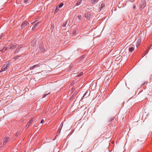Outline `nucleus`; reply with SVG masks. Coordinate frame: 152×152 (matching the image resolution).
Returning a JSON list of instances; mask_svg holds the SVG:
<instances>
[{
  "label": "nucleus",
  "mask_w": 152,
  "mask_h": 152,
  "mask_svg": "<svg viewBox=\"0 0 152 152\" xmlns=\"http://www.w3.org/2000/svg\"><path fill=\"white\" fill-rule=\"evenodd\" d=\"M58 10V8L57 7H56V9H55L54 10V12H56Z\"/></svg>",
  "instance_id": "22"
},
{
  "label": "nucleus",
  "mask_w": 152,
  "mask_h": 152,
  "mask_svg": "<svg viewBox=\"0 0 152 152\" xmlns=\"http://www.w3.org/2000/svg\"><path fill=\"white\" fill-rule=\"evenodd\" d=\"M28 23L26 21H24L21 25V27L22 28H24L28 24Z\"/></svg>",
  "instance_id": "2"
},
{
  "label": "nucleus",
  "mask_w": 152,
  "mask_h": 152,
  "mask_svg": "<svg viewBox=\"0 0 152 152\" xmlns=\"http://www.w3.org/2000/svg\"><path fill=\"white\" fill-rule=\"evenodd\" d=\"M9 48H7L6 47H4L3 49L1 50V51L3 52L4 50H5Z\"/></svg>",
  "instance_id": "14"
},
{
  "label": "nucleus",
  "mask_w": 152,
  "mask_h": 152,
  "mask_svg": "<svg viewBox=\"0 0 152 152\" xmlns=\"http://www.w3.org/2000/svg\"><path fill=\"white\" fill-rule=\"evenodd\" d=\"M9 138L8 137H7L6 139H5L4 140V142H3V144L5 145L6 142L8 141V140H9Z\"/></svg>",
  "instance_id": "9"
},
{
  "label": "nucleus",
  "mask_w": 152,
  "mask_h": 152,
  "mask_svg": "<svg viewBox=\"0 0 152 152\" xmlns=\"http://www.w3.org/2000/svg\"><path fill=\"white\" fill-rule=\"evenodd\" d=\"M74 84V83H72V84H71V85L72 86V85H73Z\"/></svg>",
  "instance_id": "26"
},
{
  "label": "nucleus",
  "mask_w": 152,
  "mask_h": 152,
  "mask_svg": "<svg viewBox=\"0 0 152 152\" xmlns=\"http://www.w3.org/2000/svg\"><path fill=\"white\" fill-rule=\"evenodd\" d=\"M85 17L87 19H89L90 18L91 15L89 13H86L85 14Z\"/></svg>",
  "instance_id": "3"
},
{
  "label": "nucleus",
  "mask_w": 152,
  "mask_h": 152,
  "mask_svg": "<svg viewBox=\"0 0 152 152\" xmlns=\"http://www.w3.org/2000/svg\"><path fill=\"white\" fill-rule=\"evenodd\" d=\"M82 1L81 0L78 1L76 5L77 6L80 5L82 3Z\"/></svg>",
  "instance_id": "12"
},
{
  "label": "nucleus",
  "mask_w": 152,
  "mask_h": 152,
  "mask_svg": "<svg viewBox=\"0 0 152 152\" xmlns=\"http://www.w3.org/2000/svg\"><path fill=\"white\" fill-rule=\"evenodd\" d=\"M18 58V57H16V56H15V57H14V58H15H15Z\"/></svg>",
  "instance_id": "27"
},
{
  "label": "nucleus",
  "mask_w": 152,
  "mask_h": 152,
  "mask_svg": "<svg viewBox=\"0 0 152 152\" xmlns=\"http://www.w3.org/2000/svg\"><path fill=\"white\" fill-rule=\"evenodd\" d=\"M8 64H5L4 66H3L2 69L0 71V72H1L3 71H4L7 70L8 68Z\"/></svg>",
  "instance_id": "1"
},
{
  "label": "nucleus",
  "mask_w": 152,
  "mask_h": 152,
  "mask_svg": "<svg viewBox=\"0 0 152 152\" xmlns=\"http://www.w3.org/2000/svg\"><path fill=\"white\" fill-rule=\"evenodd\" d=\"M145 83H144L142 85H142H145Z\"/></svg>",
  "instance_id": "28"
},
{
  "label": "nucleus",
  "mask_w": 152,
  "mask_h": 152,
  "mask_svg": "<svg viewBox=\"0 0 152 152\" xmlns=\"http://www.w3.org/2000/svg\"><path fill=\"white\" fill-rule=\"evenodd\" d=\"M63 126V124L62 123H61V124L60 125V126H61V129H60V128H59V129H58V131H59L58 132L59 133H60V132L61 130V128H62V127Z\"/></svg>",
  "instance_id": "15"
},
{
  "label": "nucleus",
  "mask_w": 152,
  "mask_h": 152,
  "mask_svg": "<svg viewBox=\"0 0 152 152\" xmlns=\"http://www.w3.org/2000/svg\"><path fill=\"white\" fill-rule=\"evenodd\" d=\"M15 47V45H12V46H10V48H9L11 49H12Z\"/></svg>",
  "instance_id": "19"
},
{
  "label": "nucleus",
  "mask_w": 152,
  "mask_h": 152,
  "mask_svg": "<svg viewBox=\"0 0 152 152\" xmlns=\"http://www.w3.org/2000/svg\"><path fill=\"white\" fill-rule=\"evenodd\" d=\"M104 6H105V5L104 4H102L100 7V10H101V9L103 8Z\"/></svg>",
  "instance_id": "21"
},
{
  "label": "nucleus",
  "mask_w": 152,
  "mask_h": 152,
  "mask_svg": "<svg viewBox=\"0 0 152 152\" xmlns=\"http://www.w3.org/2000/svg\"><path fill=\"white\" fill-rule=\"evenodd\" d=\"M33 121V118H32L28 122L27 124V125H28V126H29L30 124L32 123V122Z\"/></svg>",
  "instance_id": "10"
},
{
  "label": "nucleus",
  "mask_w": 152,
  "mask_h": 152,
  "mask_svg": "<svg viewBox=\"0 0 152 152\" xmlns=\"http://www.w3.org/2000/svg\"><path fill=\"white\" fill-rule=\"evenodd\" d=\"M89 94H90V93H88L87 91H86L85 92V93L84 94L83 96V98H86V97H88L89 95Z\"/></svg>",
  "instance_id": "4"
},
{
  "label": "nucleus",
  "mask_w": 152,
  "mask_h": 152,
  "mask_svg": "<svg viewBox=\"0 0 152 152\" xmlns=\"http://www.w3.org/2000/svg\"><path fill=\"white\" fill-rule=\"evenodd\" d=\"M44 121V120L43 119H42V120L41 121V123L42 124V123H43Z\"/></svg>",
  "instance_id": "25"
},
{
  "label": "nucleus",
  "mask_w": 152,
  "mask_h": 152,
  "mask_svg": "<svg viewBox=\"0 0 152 152\" xmlns=\"http://www.w3.org/2000/svg\"><path fill=\"white\" fill-rule=\"evenodd\" d=\"M38 66H39L37 64L34 65L33 66L30 67L29 68V69L30 70L32 69H34L35 67H38Z\"/></svg>",
  "instance_id": "6"
},
{
  "label": "nucleus",
  "mask_w": 152,
  "mask_h": 152,
  "mask_svg": "<svg viewBox=\"0 0 152 152\" xmlns=\"http://www.w3.org/2000/svg\"><path fill=\"white\" fill-rule=\"evenodd\" d=\"M35 45V43L34 44V45H33V46H34V45Z\"/></svg>",
  "instance_id": "30"
},
{
  "label": "nucleus",
  "mask_w": 152,
  "mask_h": 152,
  "mask_svg": "<svg viewBox=\"0 0 152 152\" xmlns=\"http://www.w3.org/2000/svg\"><path fill=\"white\" fill-rule=\"evenodd\" d=\"M24 2L26 4H29L31 3V1H30L29 0H24Z\"/></svg>",
  "instance_id": "7"
},
{
  "label": "nucleus",
  "mask_w": 152,
  "mask_h": 152,
  "mask_svg": "<svg viewBox=\"0 0 152 152\" xmlns=\"http://www.w3.org/2000/svg\"><path fill=\"white\" fill-rule=\"evenodd\" d=\"M77 18L79 20H80L82 19V16L81 15H79L77 16Z\"/></svg>",
  "instance_id": "13"
},
{
  "label": "nucleus",
  "mask_w": 152,
  "mask_h": 152,
  "mask_svg": "<svg viewBox=\"0 0 152 152\" xmlns=\"http://www.w3.org/2000/svg\"><path fill=\"white\" fill-rule=\"evenodd\" d=\"M64 5V4L63 3H61L59 4V5L58 6V7L59 8H61Z\"/></svg>",
  "instance_id": "18"
},
{
  "label": "nucleus",
  "mask_w": 152,
  "mask_h": 152,
  "mask_svg": "<svg viewBox=\"0 0 152 152\" xmlns=\"http://www.w3.org/2000/svg\"><path fill=\"white\" fill-rule=\"evenodd\" d=\"M83 74V72H81L80 73L78 74L77 75V76L78 77H80Z\"/></svg>",
  "instance_id": "16"
},
{
  "label": "nucleus",
  "mask_w": 152,
  "mask_h": 152,
  "mask_svg": "<svg viewBox=\"0 0 152 152\" xmlns=\"http://www.w3.org/2000/svg\"><path fill=\"white\" fill-rule=\"evenodd\" d=\"M27 126H28V125H27V124L26 126V127H27Z\"/></svg>",
  "instance_id": "29"
},
{
  "label": "nucleus",
  "mask_w": 152,
  "mask_h": 152,
  "mask_svg": "<svg viewBox=\"0 0 152 152\" xmlns=\"http://www.w3.org/2000/svg\"><path fill=\"white\" fill-rule=\"evenodd\" d=\"M40 22H37L36 24H35L32 28V29H34L36 27H37L40 23Z\"/></svg>",
  "instance_id": "5"
},
{
  "label": "nucleus",
  "mask_w": 152,
  "mask_h": 152,
  "mask_svg": "<svg viewBox=\"0 0 152 152\" xmlns=\"http://www.w3.org/2000/svg\"><path fill=\"white\" fill-rule=\"evenodd\" d=\"M98 0H91V2L93 4H94L96 3H97Z\"/></svg>",
  "instance_id": "8"
},
{
  "label": "nucleus",
  "mask_w": 152,
  "mask_h": 152,
  "mask_svg": "<svg viewBox=\"0 0 152 152\" xmlns=\"http://www.w3.org/2000/svg\"><path fill=\"white\" fill-rule=\"evenodd\" d=\"M113 120H114V118H110L109 119V121L111 122Z\"/></svg>",
  "instance_id": "24"
},
{
  "label": "nucleus",
  "mask_w": 152,
  "mask_h": 152,
  "mask_svg": "<svg viewBox=\"0 0 152 152\" xmlns=\"http://www.w3.org/2000/svg\"><path fill=\"white\" fill-rule=\"evenodd\" d=\"M67 23V21H66L65 23H64L63 25H62V26H63V27H65L66 25V24Z\"/></svg>",
  "instance_id": "17"
},
{
  "label": "nucleus",
  "mask_w": 152,
  "mask_h": 152,
  "mask_svg": "<svg viewBox=\"0 0 152 152\" xmlns=\"http://www.w3.org/2000/svg\"><path fill=\"white\" fill-rule=\"evenodd\" d=\"M149 50H147L144 52L145 55H146L148 52Z\"/></svg>",
  "instance_id": "23"
},
{
  "label": "nucleus",
  "mask_w": 152,
  "mask_h": 152,
  "mask_svg": "<svg viewBox=\"0 0 152 152\" xmlns=\"http://www.w3.org/2000/svg\"><path fill=\"white\" fill-rule=\"evenodd\" d=\"M134 50V48L133 47H130L129 48V50L130 52H132Z\"/></svg>",
  "instance_id": "11"
},
{
  "label": "nucleus",
  "mask_w": 152,
  "mask_h": 152,
  "mask_svg": "<svg viewBox=\"0 0 152 152\" xmlns=\"http://www.w3.org/2000/svg\"><path fill=\"white\" fill-rule=\"evenodd\" d=\"M50 93H49L48 94H44L43 96V98H44V97H45L48 95Z\"/></svg>",
  "instance_id": "20"
}]
</instances>
